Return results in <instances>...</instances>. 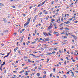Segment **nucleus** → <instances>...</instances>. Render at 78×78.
I'll list each match as a JSON object with an SVG mask.
<instances>
[{"label": "nucleus", "mask_w": 78, "mask_h": 78, "mask_svg": "<svg viewBox=\"0 0 78 78\" xmlns=\"http://www.w3.org/2000/svg\"><path fill=\"white\" fill-rule=\"evenodd\" d=\"M55 53V51H54L52 52V53H52L51 54H52L53 55V54H54V53Z\"/></svg>", "instance_id": "57"}, {"label": "nucleus", "mask_w": 78, "mask_h": 78, "mask_svg": "<svg viewBox=\"0 0 78 78\" xmlns=\"http://www.w3.org/2000/svg\"><path fill=\"white\" fill-rule=\"evenodd\" d=\"M58 49V48H53V50H57Z\"/></svg>", "instance_id": "59"}, {"label": "nucleus", "mask_w": 78, "mask_h": 78, "mask_svg": "<svg viewBox=\"0 0 78 78\" xmlns=\"http://www.w3.org/2000/svg\"><path fill=\"white\" fill-rule=\"evenodd\" d=\"M31 8H33V6L31 5V6L29 8L30 9H31Z\"/></svg>", "instance_id": "46"}, {"label": "nucleus", "mask_w": 78, "mask_h": 78, "mask_svg": "<svg viewBox=\"0 0 78 78\" xmlns=\"http://www.w3.org/2000/svg\"><path fill=\"white\" fill-rule=\"evenodd\" d=\"M73 5V3H72L71 4L69 5V6L71 7H73V5Z\"/></svg>", "instance_id": "15"}, {"label": "nucleus", "mask_w": 78, "mask_h": 78, "mask_svg": "<svg viewBox=\"0 0 78 78\" xmlns=\"http://www.w3.org/2000/svg\"><path fill=\"white\" fill-rule=\"evenodd\" d=\"M43 34H44V35L46 36H48V34L47 33L45 32H45H43Z\"/></svg>", "instance_id": "8"}, {"label": "nucleus", "mask_w": 78, "mask_h": 78, "mask_svg": "<svg viewBox=\"0 0 78 78\" xmlns=\"http://www.w3.org/2000/svg\"><path fill=\"white\" fill-rule=\"evenodd\" d=\"M22 14L23 16L24 17H25V16H26V15H25V14L24 13H23Z\"/></svg>", "instance_id": "39"}, {"label": "nucleus", "mask_w": 78, "mask_h": 78, "mask_svg": "<svg viewBox=\"0 0 78 78\" xmlns=\"http://www.w3.org/2000/svg\"><path fill=\"white\" fill-rule=\"evenodd\" d=\"M17 49H18V47H17L16 48L14 49V51L15 53H16V51L17 50Z\"/></svg>", "instance_id": "11"}, {"label": "nucleus", "mask_w": 78, "mask_h": 78, "mask_svg": "<svg viewBox=\"0 0 78 78\" xmlns=\"http://www.w3.org/2000/svg\"><path fill=\"white\" fill-rule=\"evenodd\" d=\"M3 20L4 23H6L7 22V20H6V19L5 18H4L3 19Z\"/></svg>", "instance_id": "7"}, {"label": "nucleus", "mask_w": 78, "mask_h": 78, "mask_svg": "<svg viewBox=\"0 0 78 78\" xmlns=\"http://www.w3.org/2000/svg\"><path fill=\"white\" fill-rule=\"evenodd\" d=\"M40 50H41V51H43V50H44V48H40Z\"/></svg>", "instance_id": "20"}, {"label": "nucleus", "mask_w": 78, "mask_h": 78, "mask_svg": "<svg viewBox=\"0 0 78 78\" xmlns=\"http://www.w3.org/2000/svg\"><path fill=\"white\" fill-rule=\"evenodd\" d=\"M58 2V0H56L55 1V3H57V2Z\"/></svg>", "instance_id": "63"}, {"label": "nucleus", "mask_w": 78, "mask_h": 78, "mask_svg": "<svg viewBox=\"0 0 78 78\" xmlns=\"http://www.w3.org/2000/svg\"><path fill=\"white\" fill-rule=\"evenodd\" d=\"M49 33H52V30H50L49 31Z\"/></svg>", "instance_id": "37"}, {"label": "nucleus", "mask_w": 78, "mask_h": 78, "mask_svg": "<svg viewBox=\"0 0 78 78\" xmlns=\"http://www.w3.org/2000/svg\"><path fill=\"white\" fill-rule=\"evenodd\" d=\"M63 24H64V23H62L59 25V27H62V25H63Z\"/></svg>", "instance_id": "14"}, {"label": "nucleus", "mask_w": 78, "mask_h": 78, "mask_svg": "<svg viewBox=\"0 0 78 78\" xmlns=\"http://www.w3.org/2000/svg\"><path fill=\"white\" fill-rule=\"evenodd\" d=\"M0 6H4V5L2 4V3H0Z\"/></svg>", "instance_id": "21"}, {"label": "nucleus", "mask_w": 78, "mask_h": 78, "mask_svg": "<svg viewBox=\"0 0 78 78\" xmlns=\"http://www.w3.org/2000/svg\"><path fill=\"white\" fill-rule=\"evenodd\" d=\"M67 74H69V73H70V71H68L67 72Z\"/></svg>", "instance_id": "62"}, {"label": "nucleus", "mask_w": 78, "mask_h": 78, "mask_svg": "<svg viewBox=\"0 0 78 78\" xmlns=\"http://www.w3.org/2000/svg\"><path fill=\"white\" fill-rule=\"evenodd\" d=\"M37 31V30L36 29H35V31H34L35 34H36V33Z\"/></svg>", "instance_id": "58"}, {"label": "nucleus", "mask_w": 78, "mask_h": 78, "mask_svg": "<svg viewBox=\"0 0 78 78\" xmlns=\"http://www.w3.org/2000/svg\"><path fill=\"white\" fill-rule=\"evenodd\" d=\"M24 37H25V36L24 35L22 37L21 39H23V38H24Z\"/></svg>", "instance_id": "30"}, {"label": "nucleus", "mask_w": 78, "mask_h": 78, "mask_svg": "<svg viewBox=\"0 0 78 78\" xmlns=\"http://www.w3.org/2000/svg\"><path fill=\"white\" fill-rule=\"evenodd\" d=\"M29 72H30V71H27L25 72V73H29Z\"/></svg>", "instance_id": "51"}, {"label": "nucleus", "mask_w": 78, "mask_h": 78, "mask_svg": "<svg viewBox=\"0 0 78 78\" xmlns=\"http://www.w3.org/2000/svg\"><path fill=\"white\" fill-rule=\"evenodd\" d=\"M43 12H40L39 14H38V15H39V16H41V15H42V14Z\"/></svg>", "instance_id": "17"}, {"label": "nucleus", "mask_w": 78, "mask_h": 78, "mask_svg": "<svg viewBox=\"0 0 78 78\" xmlns=\"http://www.w3.org/2000/svg\"><path fill=\"white\" fill-rule=\"evenodd\" d=\"M45 2H46V1H45L43 2L42 3V6L43 5H44V3H45Z\"/></svg>", "instance_id": "22"}, {"label": "nucleus", "mask_w": 78, "mask_h": 78, "mask_svg": "<svg viewBox=\"0 0 78 78\" xmlns=\"http://www.w3.org/2000/svg\"><path fill=\"white\" fill-rule=\"evenodd\" d=\"M78 22V21H76L74 22V23H76Z\"/></svg>", "instance_id": "34"}, {"label": "nucleus", "mask_w": 78, "mask_h": 78, "mask_svg": "<svg viewBox=\"0 0 78 78\" xmlns=\"http://www.w3.org/2000/svg\"><path fill=\"white\" fill-rule=\"evenodd\" d=\"M4 73H6V69L4 70Z\"/></svg>", "instance_id": "50"}, {"label": "nucleus", "mask_w": 78, "mask_h": 78, "mask_svg": "<svg viewBox=\"0 0 78 78\" xmlns=\"http://www.w3.org/2000/svg\"><path fill=\"white\" fill-rule=\"evenodd\" d=\"M59 33H58L57 34H56V36L57 37L59 36Z\"/></svg>", "instance_id": "41"}, {"label": "nucleus", "mask_w": 78, "mask_h": 78, "mask_svg": "<svg viewBox=\"0 0 78 78\" xmlns=\"http://www.w3.org/2000/svg\"><path fill=\"white\" fill-rule=\"evenodd\" d=\"M11 51H10V52H9L8 54H7V55L8 56H9V55L11 53Z\"/></svg>", "instance_id": "47"}, {"label": "nucleus", "mask_w": 78, "mask_h": 78, "mask_svg": "<svg viewBox=\"0 0 78 78\" xmlns=\"http://www.w3.org/2000/svg\"><path fill=\"white\" fill-rule=\"evenodd\" d=\"M58 32H56V31H54L53 32L54 34H57V33H58Z\"/></svg>", "instance_id": "26"}, {"label": "nucleus", "mask_w": 78, "mask_h": 78, "mask_svg": "<svg viewBox=\"0 0 78 78\" xmlns=\"http://www.w3.org/2000/svg\"><path fill=\"white\" fill-rule=\"evenodd\" d=\"M51 24H52V23H55V22H53V21H51Z\"/></svg>", "instance_id": "55"}, {"label": "nucleus", "mask_w": 78, "mask_h": 78, "mask_svg": "<svg viewBox=\"0 0 78 78\" xmlns=\"http://www.w3.org/2000/svg\"><path fill=\"white\" fill-rule=\"evenodd\" d=\"M18 53H21V51H18Z\"/></svg>", "instance_id": "49"}, {"label": "nucleus", "mask_w": 78, "mask_h": 78, "mask_svg": "<svg viewBox=\"0 0 78 78\" xmlns=\"http://www.w3.org/2000/svg\"><path fill=\"white\" fill-rule=\"evenodd\" d=\"M74 55H75V56H76V55H77L75 52H74Z\"/></svg>", "instance_id": "48"}, {"label": "nucleus", "mask_w": 78, "mask_h": 78, "mask_svg": "<svg viewBox=\"0 0 78 78\" xmlns=\"http://www.w3.org/2000/svg\"><path fill=\"white\" fill-rule=\"evenodd\" d=\"M51 53H49L48 54H47V55H51Z\"/></svg>", "instance_id": "45"}, {"label": "nucleus", "mask_w": 78, "mask_h": 78, "mask_svg": "<svg viewBox=\"0 0 78 78\" xmlns=\"http://www.w3.org/2000/svg\"><path fill=\"white\" fill-rule=\"evenodd\" d=\"M37 17H38V15H36V16L34 18L33 20V22H35V21H36V19H37Z\"/></svg>", "instance_id": "3"}, {"label": "nucleus", "mask_w": 78, "mask_h": 78, "mask_svg": "<svg viewBox=\"0 0 78 78\" xmlns=\"http://www.w3.org/2000/svg\"><path fill=\"white\" fill-rule=\"evenodd\" d=\"M46 77V75H43V77H42L43 78H45Z\"/></svg>", "instance_id": "27"}, {"label": "nucleus", "mask_w": 78, "mask_h": 78, "mask_svg": "<svg viewBox=\"0 0 78 78\" xmlns=\"http://www.w3.org/2000/svg\"><path fill=\"white\" fill-rule=\"evenodd\" d=\"M30 55L31 56H33L34 57H36V56H35V55L32 54H30Z\"/></svg>", "instance_id": "16"}, {"label": "nucleus", "mask_w": 78, "mask_h": 78, "mask_svg": "<svg viewBox=\"0 0 78 78\" xmlns=\"http://www.w3.org/2000/svg\"><path fill=\"white\" fill-rule=\"evenodd\" d=\"M57 25V24H56V23H54L53 24V25L54 26H56Z\"/></svg>", "instance_id": "29"}, {"label": "nucleus", "mask_w": 78, "mask_h": 78, "mask_svg": "<svg viewBox=\"0 0 78 78\" xmlns=\"http://www.w3.org/2000/svg\"><path fill=\"white\" fill-rule=\"evenodd\" d=\"M25 72L24 70H23V71H22L19 72L20 73H23V72Z\"/></svg>", "instance_id": "18"}, {"label": "nucleus", "mask_w": 78, "mask_h": 78, "mask_svg": "<svg viewBox=\"0 0 78 78\" xmlns=\"http://www.w3.org/2000/svg\"><path fill=\"white\" fill-rule=\"evenodd\" d=\"M65 29L66 30H70V29H69V28H65Z\"/></svg>", "instance_id": "35"}, {"label": "nucleus", "mask_w": 78, "mask_h": 78, "mask_svg": "<svg viewBox=\"0 0 78 78\" xmlns=\"http://www.w3.org/2000/svg\"><path fill=\"white\" fill-rule=\"evenodd\" d=\"M25 31V29H22V30H21L20 31V33H22V32H23V31Z\"/></svg>", "instance_id": "12"}, {"label": "nucleus", "mask_w": 78, "mask_h": 78, "mask_svg": "<svg viewBox=\"0 0 78 78\" xmlns=\"http://www.w3.org/2000/svg\"><path fill=\"white\" fill-rule=\"evenodd\" d=\"M71 73H72V74H73L72 75V76H74V73H73V72H71Z\"/></svg>", "instance_id": "38"}, {"label": "nucleus", "mask_w": 78, "mask_h": 78, "mask_svg": "<svg viewBox=\"0 0 78 78\" xmlns=\"http://www.w3.org/2000/svg\"><path fill=\"white\" fill-rule=\"evenodd\" d=\"M72 42L73 44H75V40H74V39H72Z\"/></svg>", "instance_id": "23"}, {"label": "nucleus", "mask_w": 78, "mask_h": 78, "mask_svg": "<svg viewBox=\"0 0 78 78\" xmlns=\"http://www.w3.org/2000/svg\"><path fill=\"white\" fill-rule=\"evenodd\" d=\"M50 41V39L48 38H46L44 40V42H46V41Z\"/></svg>", "instance_id": "10"}, {"label": "nucleus", "mask_w": 78, "mask_h": 78, "mask_svg": "<svg viewBox=\"0 0 78 78\" xmlns=\"http://www.w3.org/2000/svg\"><path fill=\"white\" fill-rule=\"evenodd\" d=\"M37 76H40V73H37Z\"/></svg>", "instance_id": "19"}, {"label": "nucleus", "mask_w": 78, "mask_h": 78, "mask_svg": "<svg viewBox=\"0 0 78 78\" xmlns=\"http://www.w3.org/2000/svg\"><path fill=\"white\" fill-rule=\"evenodd\" d=\"M71 36H73V37L74 38L75 41H76L77 40V37L75 35H72Z\"/></svg>", "instance_id": "2"}, {"label": "nucleus", "mask_w": 78, "mask_h": 78, "mask_svg": "<svg viewBox=\"0 0 78 78\" xmlns=\"http://www.w3.org/2000/svg\"><path fill=\"white\" fill-rule=\"evenodd\" d=\"M69 52H70V51H68L67 52V53L68 54H69Z\"/></svg>", "instance_id": "60"}, {"label": "nucleus", "mask_w": 78, "mask_h": 78, "mask_svg": "<svg viewBox=\"0 0 78 78\" xmlns=\"http://www.w3.org/2000/svg\"><path fill=\"white\" fill-rule=\"evenodd\" d=\"M41 6H42V3H41L40 4H38V5L37 7H40Z\"/></svg>", "instance_id": "13"}, {"label": "nucleus", "mask_w": 78, "mask_h": 78, "mask_svg": "<svg viewBox=\"0 0 78 78\" xmlns=\"http://www.w3.org/2000/svg\"><path fill=\"white\" fill-rule=\"evenodd\" d=\"M61 20L62 22H63V17H62V19H61Z\"/></svg>", "instance_id": "43"}, {"label": "nucleus", "mask_w": 78, "mask_h": 78, "mask_svg": "<svg viewBox=\"0 0 78 78\" xmlns=\"http://www.w3.org/2000/svg\"><path fill=\"white\" fill-rule=\"evenodd\" d=\"M22 41H23V39H21V40H20V43H22Z\"/></svg>", "instance_id": "32"}, {"label": "nucleus", "mask_w": 78, "mask_h": 78, "mask_svg": "<svg viewBox=\"0 0 78 78\" xmlns=\"http://www.w3.org/2000/svg\"><path fill=\"white\" fill-rule=\"evenodd\" d=\"M52 75H53V74L51 73L50 75V77H51V76H52Z\"/></svg>", "instance_id": "53"}, {"label": "nucleus", "mask_w": 78, "mask_h": 78, "mask_svg": "<svg viewBox=\"0 0 78 78\" xmlns=\"http://www.w3.org/2000/svg\"><path fill=\"white\" fill-rule=\"evenodd\" d=\"M70 23V22H69V21H68L67 22H64V23H66V25H67V24H69Z\"/></svg>", "instance_id": "9"}, {"label": "nucleus", "mask_w": 78, "mask_h": 78, "mask_svg": "<svg viewBox=\"0 0 78 78\" xmlns=\"http://www.w3.org/2000/svg\"><path fill=\"white\" fill-rule=\"evenodd\" d=\"M39 39V38H36V39H35V41H37V40H38Z\"/></svg>", "instance_id": "64"}, {"label": "nucleus", "mask_w": 78, "mask_h": 78, "mask_svg": "<svg viewBox=\"0 0 78 78\" xmlns=\"http://www.w3.org/2000/svg\"><path fill=\"white\" fill-rule=\"evenodd\" d=\"M53 3H54V1H53L51 3V5H53Z\"/></svg>", "instance_id": "56"}, {"label": "nucleus", "mask_w": 78, "mask_h": 78, "mask_svg": "<svg viewBox=\"0 0 78 78\" xmlns=\"http://www.w3.org/2000/svg\"><path fill=\"white\" fill-rule=\"evenodd\" d=\"M53 45H58V44L57 43H53Z\"/></svg>", "instance_id": "42"}, {"label": "nucleus", "mask_w": 78, "mask_h": 78, "mask_svg": "<svg viewBox=\"0 0 78 78\" xmlns=\"http://www.w3.org/2000/svg\"><path fill=\"white\" fill-rule=\"evenodd\" d=\"M42 47H43V48H47V47H48V45H47V44H43L42 45Z\"/></svg>", "instance_id": "6"}, {"label": "nucleus", "mask_w": 78, "mask_h": 78, "mask_svg": "<svg viewBox=\"0 0 78 78\" xmlns=\"http://www.w3.org/2000/svg\"><path fill=\"white\" fill-rule=\"evenodd\" d=\"M31 19V17H30L27 20V21L24 25V27H25L26 26L28 25L30 23V20Z\"/></svg>", "instance_id": "1"}, {"label": "nucleus", "mask_w": 78, "mask_h": 78, "mask_svg": "<svg viewBox=\"0 0 78 78\" xmlns=\"http://www.w3.org/2000/svg\"><path fill=\"white\" fill-rule=\"evenodd\" d=\"M58 20H57L56 22L57 23H60V22H61V21H59V22H58L61 20V18L59 17L58 18Z\"/></svg>", "instance_id": "5"}, {"label": "nucleus", "mask_w": 78, "mask_h": 78, "mask_svg": "<svg viewBox=\"0 0 78 78\" xmlns=\"http://www.w3.org/2000/svg\"><path fill=\"white\" fill-rule=\"evenodd\" d=\"M41 44L39 43L38 46V47H41Z\"/></svg>", "instance_id": "31"}, {"label": "nucleus", "mask_w": 78, "mask_h": 78, "mask_svg": "<svg viewBox=\"0 0 78 78\" xmlns=\"http://www.w3.org/2000/svg\"><path fill=\"white\" fill-rule=\"evenodd\" d=\"M13 73H17V71H13Z\"/></svg>", "instance_id": "52"}, {"label": "nucleus", "mask_w": 78, "mask_h": 78, "mask_svg": "<svg viewBox=\"0 0 78 78\" xmlns=\"http://www.w3.org/2000/svg\"><path fill=\"white\" fill-rule=\"evenodd\" d=\"M28 67H25L24 68V69H28Z\"/></svg>", "instance_id": "40"}, {"label": "nucleus", "mask_w": 78, "mask_h": 78, "mask_svg": "<svg viewBox=\"0 0 78 78\" xmlns=\"http://www.w3.org/2000/svg\"><path fill=\"white\" fill-rule=\"evenodd\" d=\"M37 8H35L34 11H37Z\"/></svg>", "instance_id": "44"}, {"label": "nucleus", "mask_w": 78, "mask_h": 78, "mask_svg": "<svg viewBox=\"0 0 78 78\" xmlns=\"http://www.w3.org/2000/svg\"><path fill=\"white\" fill-rule=\"evenodd\" d=\"M51 21H55V19H52L51 20Z\"/></svg>", "instance_id": "61"}, {"label": "nucleus", "mask_w": 78, "mask_h": 78, "mask_svg": "<svg viewBox=\"0 0 78 78\" xmlns=\"http://www.w3.org/2000/svg\"><path fill=\"white\" fill-rule=\"evenodd\" d=\"M64 29V28L63 27H62V28H60V30H63Z\"/></svg>", "instance_id": "36"}, {"label": "nucleus", "mask_w": 78, "mask_h": 78, "mask_svg": "<svg viewBox=\"0 0 78 78\" xmlns=\"http://www.w3.org/2000/svg\"><path fill=\"white\" fill-rule=\"evenodd\" d=\"M48 35H49L50 36H52V34H51L50 33H48Z\"/></svg>", "instance_id": "28"}, {"label": "nucleus", "mask_w": 78, "mask_h": 78, "mask_svg": "<svg viewBox=\"0 0 78 78\" xmlns=\"http://www.w3.org/2000/svg\"><path fill=\"white\" fill-rule=\"evenodd\" d=\"M36 43V41H34L32 42L31 44H35V43Z\"/></svg>", "instance_id": "25"}, {"label": "nucleus", "mask_w": 78, "mask_h": 78, "mask_svg": "<svg viewBox=\"0 0 78 78\" xmlns=\"http://www.w3.org/2000/svg\"><path fill=\"white\" fill-rule=\"evenodd\" d=\"M50 26L48 28V29L49 30H50L51 29L52 27H53V25L51 24V23H50Z\"/></svg>", "instance_id": "4"}, {"label": "nucleus", "mask_w": 78, "mask_h": 78, "mask_svg": "<svg viewBox=\"0 0 78 78\" xmlns=\"http://www.w3.org/2000/svg\"><path fill=\"white\" fill-rule=\"evenodd\" d=\"M53 70V72H55V70H56V68H54Z\"/></svg>", "instance_id": "54"}, {"label": "nucleus", "mask_w": 78, "mask_h": 78, "mask_svg": "<svg viewBox=\"0 0 78 78\" xmlns=\"http://www.w3.org/2000/svg\"><path fill=\"white\" fill-rule=\"evenodd\" d=\"M27 61L29 62H31V60L30 59H28Z\"/></svg>", "instance_id": "33"}, {"label": "nucleus", "mask_w": 78, "mask_h": 78, "mask_svg": "<svg viewBox=\"0 0 78 78\" xmlns=\"http://www.w3.org/2000/svg\"><path fill=\"white\" fill-rule=\"evenodd\" d=\"M40 40H41V41H43V42H44V40L42 38H40Z\"/></svg>", "instance_id": "24"}]
</instances>
